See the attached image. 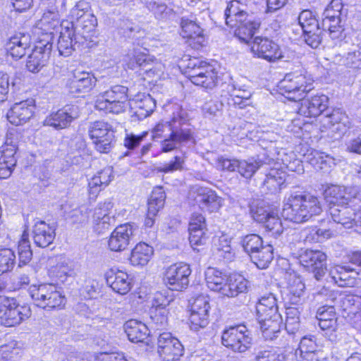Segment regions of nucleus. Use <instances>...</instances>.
<instances>
[{
	"mask_svg": "<svg viewBox=\"0 0 361 361\" xmlns=\"http://www.w3.org/2000/svg\"><path fill=\"white\" fill-rule=\"evenodd\" d=\"M171 109V120L157 123L152 130L154 140L164 138L160 146L161 152L164 153L178 149L193 140L187 111L178 104H173Z\"/></svg>",
	"mask_w": 361,
	"mask_h": 361,
	"instance_id": "nucleus-1",
	"label": "nucleus"
},
{
	"mask_svg": "<svg viewBox=\"0 0 361 361\" xmlns=\"http://www.w3.org/2000/svg\"><path fill=\"white\" fill-rule=\"evenodd\" d=\"M322 212V203L317 197L310 193L294 192L284 200L281 214L287 220L301 224Z\"/></svg>",
	"mask_w": 361,
	"mask_h": 361,
	"instance_id": "nucleus-2",
	"label": "nucleus"
},
{
	"mask_svg": "<svg viewBox=\"0 0 361 361\" xmlns=\"http://www.w3.org/2000/svg\"><path fill=\"white\" fill-rule=\"evenodd\" d=\"M226 24L235 28V35L242 42L249 43L260 23L247 11V6L238 0L230 1L224 12Z\"/></svg>",
	"mask_w": 361,
	"mask_h": 361,
	"instance_id": "nucleus-3",
	"label": "nucleus"
},
{
	"mask_svg": "<svg viewBox=\"0 0 361 361\" xmlns=\"http://www.w3.org/2000/svg\"><path fill=\"white\" fill-rule=\"evenodd\" d=\"M184 73L197 86L212 90L217 85L219 76L216 67L198 58H190Z\"/></svg>",
	"mask_w": 361,
	"mask_h": 361,
	"instance_id": "nucleus-4",
	"label": "nucleus"
},
{
	"mask_svg": "<svg viewBox=\"0 0 361 361\" xmlns=\"http://www.w3.org/2000/svg\"><path fill=\"white\" fill-rule=\"evenodd\" d=\"M313 79L307 71L298 70L287 73L278 87L281 94L289 100L300 101L314 88Z\"/></svg>",
	"mask_w": 361,
	"mask_h": 361,
	"instance_id": "nucleus-5",
	"label": "nucleus"
},
{
	"mask_svg": "<svg viewBox=\"0 0 361 361\" xmlns=\"http://www.w3.org/2000/svg\"><path fill=\"white\" fill-rule=\"evenodd\" d=\"M128 87L115 85L109 90L100 92L94 101L95 109L105 114H118L125 111L128 99Z\"/></svg>",
	"mask_w": 361,
	"mask_h": 361,
	"instance_id": "nucleus-6",
	"label": "nucleus"
},
{
	"mask_svg": "<svg viewBox=\"0 0 361 361\" xmlns=\"http://www.w3.org/2000/svg\"><path fill=\"white\" fill-rule=\"evenodd\" d=\"M29 293L34 303L43 309L60 308L65 305L64 295L54 283H40L32 285Z\"/></svg>",
	"mask_w": 361,
	"mask_h": 361,
	"instance_id": "nucleus-7",
	"label": "nucleus"
},
{
	"mask_svg": "<svg viewBox=\"0 0 361 361\" xmlns=\"http://www.w3.org/2000/svg\"><path fill=\"white\" fill-rule=\"evenodd\" d=\"M346 16L342 0H331L322 13V30L328 31L332 39L341 37Z\"/></svg>",
	"mask_w": 361,
	"mask_h": 361,
	"instance_id": "nucleus-8",
	"label": "nucleus"
},
{
	"mask_svg": "<svg viewBox=\"0 0 361 361\" xmlns=\"http://www.w3.org/2000/svg\"><path fill=\"white\" fill-rule=\"evenodd\" d=\"M88 135L94 148L100 153L109 152L116 141L111 125L103 121L90 123Z\"/></svg>",
	"mask_w": 361,
	"mask_h": 361,
	"instance_id": "nucleus-9",
	"label": "nucleus"
},
{
	"mask_svg": "<svg viewBox=\"0 0 361 361\" xmlns=\"http://www.w3.org/2000/svg\"><path fill=\"white\" fill-rule=\"evenodd\" d=\"M30 315V310L19 305L14 298L0 296V324L5 326H13Z\"/></svg>",
	"mask_w": 361,
	"mask_h": 361,
	"instance_id": "nucleus-10",
	"label": "nucleus"
},
{
	"mask_svg": "<svg viewBox=\"0 0 361 361\" xmlns=\"http://www.w3.org/2000/svg\"><path fill=\"white\" fill-rule=\"evenodd\" d=\"M222 344L234 352L243 353L251 346L250 332L244 325L230 326L221 336Z\"/></svg>",
	"mask_w": 361,
	"mask_h": 361,
	"instance_id": "nucleus-11",
	"label": "nucleus"
},
{
	"mask_svg": "<svg viewBox=\"0 0 361 361\" xmlns=\"http://www.w3.org/2000/svg\"><path fill=\"white\" fill-rule=\"evenodd\" d=\"M324 197L330 206L349 205L360 202V192L355 187L333 185L325 190Z\"/></svg>",
	"mask_w": 361,
	"mask_h": 361,
	"instance_id": "nucleus-12",
	"label": "nucleus"
},
{
	"mask_svg": "<svg viewBox=\"0 0 361 361\" xmlns=\"http://www.w3.org/2000/svg\"><path fill=\"white\" fill-rule=\"evenodd\" d=\"M190 274L191 269L188 264L177 263L166 269L163 279L169 289L180 291L188 287Z\"/></svg>",
	"mask_w": 361,
	"mask_h": 361,
	"instance_id": "nucleus-13",
	"label": "nucleus"
},
{
	"mask_svg": "<svg viewBox=\"0 0 361 361\" xmlns=\"http://www.w3.org/2000/svg\"><path fill=\"white\" fill-rule=\"evenodd\" d=\"M357 204L330 206L329 212L335 223L340 224L345 228L361 226V207L357 209Z\"/></svg>",
	"mask_w": 361,
	"mask_h": 361,
	"instance_id": "nucleus-14",
	"label": "nucleus"
},
{
	"mask_svg": "<svg viewBox=\"0 0 361 361\" xmlns=\"http://www.w3.org/2000/svg\"><path fill=\"white\" fill-rule=\"evenodd\" d=\"M251 51L257 57L269 61L278 59L288 61L290 59L285 55L276 43L267 37H256L253 39Z\"/></svg>",
	"mask_w": 361,
	"mask_h": 361,
	"instance_id": "nucleus-15",
	"label": "nucleus"
},
{
	"mask_svg": "<svg viewBox=\"0 0 361 361\" xmlns=\"http://www.w3.org/2000/svg\"><path fill=\"white\" fill-rule=\"evenodd\" d=\"M157 351L164 361H177L183 355V346L171 333L164 332L158 337Z\"/></svg>",
	"mask_w": 361,
	"mask_h": 361,
	"instance_id": "nucleus-16",
	"label": "nucleus"
},
{
	"mask_svg": "<svg viewBox=\"0 0 361 361\" xmlns=\"http://www.w3.org/2000/svg\"><path fill=\"white\" fill-rule=\"evenodd\" d=\"M301 265L314 274L320 280L326 271V255L320 250H305L299 256Z\"/></svg>",
	"mask_w": 361,
	"mask_h": 361,
	"instance_id": "nucleus-17",
	"label": "nucleus"
},
{
	"mask_svg": "<svg viewBox=\"0 0 361 361\" xmlns=\"http://www.w3.org/2000/svg\"><path fill=\"white\" fill-rule=\"evenodd\" d=\"M209 299L205 295H199L190 302V326L192 330L198 331L209 324Z\"/></svg>",
	"mask_w": 361,
	"mask_h": 361,
	"instance_id": "nucleus-18",
	"label": "nucleus"
},
{
	"mask_svg": "<svg viewBox=\"0 0 361 361\" xmlns=\"http://www.w3.org/2000/svg\"><path fill=\"white\" fill-rule=\"evenodd\" d=\"M138 232V226L134 224L127 223L117 226L109 240L110 250L115 252L124 250Z\"/></svg>",
	"mask_w": 361,
	"mask_h": 361,
	"instance_id": "nucleus-19",
	"label": "nucleus"
},
{
	"mask_svg": "<svg viewBox=\"0 0 361 361\" xmlns=\"http://www.w3.org/2000/svg\"><path fill=\"white\" fill-rule=\"evenodd\" d=\"M80 115V109L75 104H67L61 109L50 114L45 120L44 124L53 127L55 129H63L71 125Z\"/></svg>",
	"mask_w": 361,
	"mask_h": 361,
	"instance_id": "nucleus-20",
	"label": "nucleus"
},
{
	"mask_svg": "<svg viewBox=\"0 0 361 361\" xmlns=\"http://www.w3.org/2000/svg\"><path fill=\"white\" fill-rule=\"evenodd\" d=\"M145 51H147L145 49L143 51L134 49L125 57L124 62L128 69L135 71L140 75L147 74L150 76L154 73L152 71L154 58L147 54Z\"/></svg>",
	"mask_w": 361,
	"mask_h": 361,
	"instance_id": "nucleus-21",
	"label": "nucleus"
},
{
	"mask_svg": "<svg viewBox=\"0 0 361 361\" xmlns=\"http://www.w3.org/2000/svg\"><path fill=\"white\" fill-rule=\"evenodd\" d=\"M69 23L73 25L77 43L87 44V47L88 43L93 42L97 26V18L94 13L91 15L87 13L85 18Z\"/></svg>",
	"mask_w": 361,
	"mask_h": 361,
	"instance_id": "nucleus-22",
	"label": "nucleus"
},
{
	"mask_svg": "<svg viewBox=\"0 0 361 361\" xmlns=\"http://www.w3.org/2000/svg\"><path fill=\"white\" fill-rule=\"evenodd\" d=\"M35 110V101L30 98L15 103L7 113L8 121L20 126L27 123L33 116Z\"/></svg>",
	"mask_w": 361,
	"mask_h": 361,
	"instance_id": "nucleus-23",
	"label": "nucleus"
},
{
	"mask_svg": "<svg viewBox=\"0 0 361 361\" xmlns=\"http://www.w3.org/2000/svg\"><path fill=\"white\" fill-rule=\"evenodd\" d=\"M52 42L38 41L32 53L28 56L26 67L32 73H38L44 67L51 54Z\"/></svg>",
	"mask_w": 361,
	"mask_h": 361,
	"instance_id": "nucleus-24",
	"label": "nucleus"
},
{
	"mask_svg": "<svg viewBox=\"0 0 361 361\" xmlns=\"http://www.w3.org/2000/svg\"><path fill=\"white\" fill-rule=\"evenodd\" d=\"M66 24L61 25V31L57 44L59 54L65 57L71 55L74 50L85 44L77 43L73 25L68 21H66Z\"/></svg>",
	"mask_w": 361,
	"mask_h": 361,
	"instance_id": "nucleus-25",
	"label": "nucleus"
},
{
	"mask_svg": "<svg viewBox=\"0 0 361 361\" xmlns=\"http://www.w3.org/2000/svg\"><path fill=\"white\" fill-rule=\"evenodd\" d=\"M329 98L320 94L301 99L298 107V114L305 117H317L319 116L328 106Z\"/></svg>",
	"mask_w": 361,
	"mask_h": 361,
	"instance_id": "nucleus-26",
	"label": "nucleus"
},
{
	"mask_svg": "<svg viewBox=\"0 0 361 361\" xmlns=\"http://www.w3.org/2000/svg\"><path fill=\"white\" fill-rule=\"evenodd\" d=\"M106 281L114 291L121 295L128 293L132 288V279L129 275L117 268H111L105 274Z\"/></svg>",
	"mask_w": 361,
	"mask_h": 361,
	"instance_id": "nucleus-27",
	"label": "nucleus"
},
{
	"mask_svg": "<svg viewBox=\"0 0 361 361\" xmlns=\"http://www.w3.org/2000/svg\"><path fill=\"white\" fill-rule=\"evenodd\" d=\"M31 38L29 34L18 32L11 37L5 44L8 55L18 60L24 56L30 48Z\"/></svg>",
	"mask_w": 361,
	"mask_h": 361,
	"instance_id": "nucleus-28",
	"label": "nucleus"
},
{
	"mask_svg": "<svg viewBox=\"0 0 361 361\" xmlns=\"http://www.w3.org/2000/svg\"><path fill=\"white\" fill-rule=\"evenodd\" d=\"M56 228L44 221H37L32 226V236L34 243L39 247L51 245L56 236Z\"/></svg>",
	"mask_w": 361,
	"mask_h": 361,
	"instance_id": "nucleus-29",
	"label": "nucleus"
},
{
	"mask_svg": "<svg viewBox=\"0 0 361 361\" xmlns=\"http://www.w3.org/2000/svg\"><path fill=\"white\" fill-rule=\"evenodd\" d=\"M274 160H281L284 162V160L280 157V152L275 154L271 153L268 154L266 158H260L258 157L257 159H249L239 160V164H238L237 171L238 172L245 178H250L255 173L258 169L262 166L264 164H269Z\"/></svg>",
	"mask_w": 361,
	"mask_h": 361,
	"instance_id": "nucleus-30",
	"label": "nucleus"
},
{
	"mask_svg": "<svg viewBox=\"0 0 361 361\" xmlns=\"http://www.w3.org/2000/svg\"><path fill=\"white\" fill-rule=\"evenodd\" d=\"M290 178L282 169L271 168L265 173L263 185L271 192H277L286 187Z\"/></svg>",
	"mask_w": 361,
	"mask_h": 361,
	"instance_id": "nucleus-31",
	"label": "nucleus"
},
{
	"mask_svg": "<svg viewBox=\"0 0 361 361\" xmlns=\"http://www.w3.org/2000/svg\"><path fill=\"white\" fill-rule=\"evenodd\" d=\"M97 78L85 71H76L69 82V90L73 94L87 93L95 86Z\"/></svg>",
	"mask_w": 361,
	"mask_h": 361,
	"instance_id": "nucleus-32",
	"label": "nucleus"
},
{
	"mask_svg": "<svg viewBox=\"0 0 361 361\" xmlns=\"http://www.w3.org/2000/svg\"><path fill=\"white\" fill-rule=\"evenodd\" d=\"M195 201L200 207L209 212L217 211L221 205V199L214 191L208 188H198L197 189Z\"/></svg>",
	"mask_w": 361,
	"mask_h": 361,
	"instance_id": "nucleus-33",
	"label": "nucleus"
},
{
	"mask_svg": "<svg viewBox=\"0 0 361 361\" xmlns=\"http://www.w3.org/2000/svg\"><path fill=\"white\" fill-rule=\"evenodd\" d=\"M324 126L332 128L333 131H338L344 134L352 127L351 121L348 116L341 109H334L330 114H327L323 120Z\"/></svg>",
	"mask_w": 361,
	"mask_h": 361,
	"instance_id": "nucleus-34",
	"label": "nucleus"
},
{
	"mask_svg": "<svg viewBox=\"0 0 361 361\" xmlns=\"http://www.w3.org/2000/svg\"><path fill=\"white\" fill-rule=\"evenodd\" d=\"M256 312L257 318L274 316L275 318H279V316H281L278 313L277 299L275 294L268 293L262 295L256 305Z\"/></svg>",
	"mask_w": 361,
	"mask_h": 361,
	"instance_id": "nucleus-35",
	"label": "nucleus"
},
{
	"mask_svg": "<svg viewBox=\"0 0 361 361\" xmlns=\"http://www.w3.org/2000/svg\"><path fill=\"white\" fill-rule=\"evenodd\" d=\"M130 105L133 116H136L138 120H142L154 111L156 102L149 94H142L133 100Z\"/></svg>",
	"mask_w": 361,
	"mask_h": 361,
	"instance_id": "nucleus-36",
	"label": "nucleus"
},
{
	"mask_svg": "<svg viewBox=\"0 0 361 361\" xmlns=\"http://www.w3.org/2000/svg\"><path fill=\"white\" fill-rule=\"evenodd\" d=\"M50 263L52 265L49 270V276L61 282H63L67 276H71L74 274L70 260L65 257H56L51 259Z\"/></svg>",
	"mask_w": 361,
	"mask_h": 361,
	"instance_id": "nucleus-37",
	"label": "nucleus"
},
{
	"mask_svg": "<svg viewBox=\"0 0 361 361\" xmlns=\"http://www.w3.org/2000/svg\"><path fill=\"white\" fill-rule=\"evenodd\" d=\"M333 61L350 68H361V42L352 44L347 54L344 56L340 54L335 55Z\"/></svg>",
	"mask_w": 361,
	"mask_h": 361,
	"instance_id": "nucleus-38",
	"label": "nucleus"
},
{
	"mask_svg": "<svg viewBox=\"0 0 361 361\" xmlns=\"http://www.w3.org/2000/svg\"><path fill=\"white\" fill-rule=\"evenodd\" d=\"M331 274L335 282L342 287L353 286L356 276L360 275L355 268L350 265L336 266L331 270Z\"/></svg>",
	"mask_w": 361,
	"mask_h": 361,
	"instance_id": "nucleus-39",
	"label": "nucleus"
},
{
	"mask_svg": "<svg viewBox=\"0 0 361 361\" xmlns=\"http://www.w3.org/2000/svg\"><path fill=\"white\" fill-rule=\"evenodd\" d=\"M112 169L106 167L98 171L89 181V192L91 198H94L111 180Z\"/></svg>",
	"mask_w": 361,
	"mask_h": 361,
	"instance_id": "nucleus-40",
	"label": "nucleus"
},
{
	"mask_svg": "<svg viewBox=\"0 0 361 361\" xmlns=\"http://www.w3.org/2000/svg\"><path fill=\"white\" fill-rule=\"evenodd\" d=\"M248 281L241 275L233 274L227 278L221 295L227 297H235L246 292Z\"/></svg>",
	"mask_w": 361,
	"mask_h": 361,
	"instance_id": "nucleus-41",
	"label": "nucleus"
},
{
	"mask_svg": "<svg viewBox=\"0 0 361 361\" xmlns=\"http://www.w3.org/2000/svg\"><path fill=\"white\" fill-rule=\"evenodd\" d=\"M124 329L128 339L133 343L143 342L149 334L147 326L137 320L126 322Z\"/></svg>",
	"mask_w": 361,
	"mask_h": 361,
	"instance_id": "nucleus-42",
	"label": "nucleus"
},
{
	"mask_svg": "<svg viewBox=\"0 0 361 361\" xmlns=\"http://www.w3.org/2000/svg\"><path fill=\"white\" fill-rule=\"evenodd\" d=\"M60 20V16L54 15L49 11L45 12L39 23V25L41 29L45 31V33L43 35V38L39 41H42L45 43L47 42H51L53 30L59 25L61 26L62 24L66 25V22L61 23Z\"/></svg>",
	"mask_w": 361,
	"mask_h": 361,
	"instance_id": "nucleus-43",
	"label": "nucleus"
},
{
	"mask_svg": "<svg viewBox=\"0 0 361 361\" xmlns=\"http://www.w3.org/2000/svg\"><path fill=\"white\" fill-rule=\"evenodd\" d=\"M154 254L152 246L145 243H140L135 245L131 252L130 257L133 266L143 267L147 264Z\"/></svg>",
	"mask_w": 361,
	"mask_h": 361,
	"instance_id": "nucleus-44",
	"label": "nucleus"
},
{
	"mask_svg": "<svg viewBox=\"0 0 361 361\" xmlns=\"http://www.w3.org/2000/svg\"><path fill=\"white\" fill-rule=\"evenodd\" d=\"M257 319L262 335L266 340H273L278 337L282 322L281 316H279V318H275L274 316L271 317H262Z\"/></svg>",
	"mask_w": 361,
	"mask_h": 361,
	"instance_id": "nucleus-45",
	"label": "nucleus"
},
{
	"mask_svg": "<svg viewBox=\"0 0 361 361\" xmlns=\"http://www.w3.org/2000/svg\"><path fill=\"white\" fill-rule=\"evenodd\" d=\"M305 161L310 163L316 170H322L330 168L334 164L333 157L324 152L316 149H310L304 155Z\"/></svg>",
	"mask_w": 361,
	"mask_h": 361,
	"instance_id": "nucleus-46",
	"label": "nucleus"
},
{
	"mask_svg": "<svg viewBox=\"0 0 361 361\" xmlns=\"http://www.w3.org/2000/svg\"><path fill=\"white\" fill-rule=\"evenodd\" d=\"M305 288V284L300 276L295 274H289L287 289L291 304L298 305L300 302L301 297L304 295Z\"/></svg>",
	"mask_w": 361,
	"mask_h": 361,
	"instance_id": "nucleus-47",
	"label": "nucleus"
},
{
	"mask_svg": "<svg viewBox=\"0 0 361 361\" xmlns=\"http://www.w3.org/2000/svg\"><path fill=\"white\" fill-rule=\"evenodd\" d=\"M343 311L352 322L361 319V296L346 295L342 300Z\"/></svg>",
	"mask_w": 361,
	"mask_h": 361,
	"instance_id": "nucleus-48",
	"label": "nucleus"
},
{
	"mask_svg": "<svg viewBox=\"0 0 361 361\" xmlns=\"http://www.w3.org/2000/svg\"><path fill=\"white\" fill-rule=\"evenodd\" d=\"M227 276L219 270L209 267L205 272V280L207 287L213 291L222 293Z\"/></svg>",
	"mask_w": 361,
	"mask_h": 361,
	"instance_id": "nucleus-49",
	"label": "nucleus"
},
{
	"mask_svg": "<svg viewBox=\"0 0 361 361\" xmlns=\"http://www.w3.org/2000/svg\"><path fill=\"white\" fill-rule=\"evenodd\" d=\"M273 251L272 245L268 244L262 246V248L258 249L250 257L259 269H266L274 258Z\"/></svg>",
	"mask_w": 361,
	"mask_h": 361,
	"instance_id": "nucleus-50",
	"label": "nucleus"
},
{
	"mask_svg": "<svg viewBox=\"0 0 361 361\" xmlns=\"http://www.w3.org/2000/svg\"><path fill=\"white\" fill-rule=\"evenodd\" d=\"M180 35L184 38L202 39V29L192 17H183L180 21Z\"/></svg>",
	"mask_w": 361,
	"mask_h": 361,
	"instance_id": "nucleus-51",
	"label": "nucleus"
},
{
	"mask_svg": "<svg viewBox=\"0 0 361 361\" xmlns=\"http://www.w3.org/2000/svg\"><path fill=\"white\" fill-rule=\"evenodd\" d=\"M147 8L151 11L155 18L159 20H166L174 16L173 9L169 7L165 3L159 0H153L147 2Z\"/></svg>",
	"mask_w": 361,
	"mask_h": 361,
	"instance_id": "nucleus-52",
	"label": "nucleus"
},
{
	"mask_svg": "<svg viewBox=\"0 0 361 361\" xmlns=\"http://www.w3.org/2000/svg\"><path fill=\"white\" fill-rule=\"evenodd\" d=\"M18 267L26 265L32 257L28 234L24 231L18 245Z\"/></svg>",
	"mask_w": 361,
	"mask_h": 361,
	"instance_id": "nucleus-53",
	"label": "nucleus"
},
{
	"mask_svg": "<svg viewBox=\"0 0 361 361\" xmlns=\"http://www.w3.org/2000/svg\"><path fill=\"white\" fill-rule=\"evenodd\" d=\"M17 149V142L7 136L4 144L0 147V160L8 161L10 165L16 164Z\"/></svg>",
	"mask_w": 361,
	"mask_h": 361,
	"instance_id": "nucleus-54",
	"label": "nucleus"
},
{
	"mask_svg": "<svg viewBox=\"0 0 361 361\" xmlns=\"http://www.w3.org/2000/svg\"><path fill=\"white\" fill-rule=\"evenodd\" d=\"M298 19L304 33H311L313 31L318 30V27H320L318 20L310 10L302 11L298 16Z\"/></svg>",
	"mask_w": 361,
	"mask_h": 361,
	"instance_id": "nucleus-55",
	"label": "nucleus"
},
{
	"mask_svg": "<svg viewBox=\"0 0 361 361\" xmlns=\"http://www.w3.org/2000/svg\"><path fill=\"white\" fill-rule=\"evenodd\" d=\"M166 195L162 187H156L148 200V210L150 214H157L165 202Z\"/></svg>",
	"mask_w": 361,
	"mask_h": 361,
	"instance_id": "nucleus-56",
	"label": "nucleus"
},
{
	"mask_svg": "<svg viewBox=\"0 0 361 361\" xmlns=\"http://www.w3.org/2000/svg\"><path fill=\"white\" fill-rule=\"evenodd\" d=\"M286 330L294 334L300 328V311L298 307H289L286 310Z\"/></svg>",
	"mask_w": 361,
	"mask_h": 361,
	"instance_id": "nucleus-57",
	"label": "nucleus"
},
{
	"mask_svg": "<svg viewBox=\"0 0 361 361\" xmlns=\"http://www.w3.org/2000/svg\"><path fill=\"white\" fill-rule=\"evenodd\" d=\"M240 245L243 250L250 257L258 249L262 248L263 241L259 235L248 234L241 238Z\"/></svg>",
	"mask_w": 361,
	"mask_h": 361,
	"instance_id": "nucleus-58",
	"label": "nucleus"
},
{
	"mask_svg": "<svg viewBox=\"0 0 361 361\" xmlns=\"http://www.w3.org/2000/svg\"><path fill=\"white\" fill-rule=\"evenodd\" d=\"M16 264V255L14 252L8 248L0 250V276L4 273L10 271Z\"/></svg>",
	"mask_w": 361,
	"mask_h": 361,
	"instance_id": "nucleus-59",
	"label": "nucleus"
},
{
	"mask_svg": "<svg viewBox=\"0 0 361 361\" xmlns=\"http://www.w3.org/2000/svg\"><path fill=\"white\" fill-rule=\"evenodd\" d=\"M266 228L267 231L271 233L274 236H278L282 233L283 231L281 219L276 212H271L267 219L262 223Z\"/></svg>",
	"mask_w": 361,
	"mask_h": 361,
	"instance_id": "nucleus-60",
	"label": "nucleus"
},
{
	"mask_svg": "<svg viewBox=\"0 0 361 361\" xmlns=\"http://www.w3.org/2000/svg\"><path fill=\"white\" fill-rule=\"evenodd\" d=\"M223 104L218 99H210L204 102L202 110L204 116L212 118L221 115Z\"/></svg>",
	"mask_w": 361,
	"mask_h": 361,
	"instance_id": "nucleus-61",
	"label": "nucleus"
},
{
	"mask_svg": "<svg viewBox=\"0 0 361 361\" xmlns=\"http://www.w3.org/2000/svg\"><path fill=\"white\" fill-rule=\"evenodd\" d=\"M87 13L91 15L94 13L90 4L85 0H80L78 1L74 7L71 10V15L73 21L82 18H85Z\"/></svg>",
	"mask_w": 361,
	"mask_h": 361,
	"instance_id": "nucleus-62",
	"label": "nucleus"
},
{
	"mask_svg": "<svg viewBox=\"0 0 361 361\" xmlns=\"http://www.w3.org/2000/svg\"><path fill=\"white\" fill-rule=\"evenodd\" d=\"M172 300L171 296L167 295L166 293L157 292L152 300L151 310L162 312L164 310H167V307Z\"/></svg>",
	"mask_w": 361,
	"mask_h": 361,
	"instance_id": "nucleus-63",
	"label": "nucleus"
},
{
	"mask_svg": "<svg viewBox=\"0 0 361 361\" xmlns=\"http://www.w3.org/2000/svg\"><path fill=\"white\" fill-rule=\"evenodd\" d=\"M256 361H285V355L279 350L271 348L258 353Z\"/></svg>",
	"mask_w": 361,
	"mask_h": 361,
	"instance_id": "nucleus-64",
	"label": "nucleus"
}]
</instances>
